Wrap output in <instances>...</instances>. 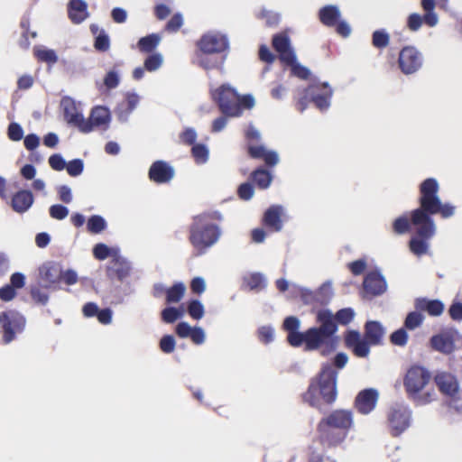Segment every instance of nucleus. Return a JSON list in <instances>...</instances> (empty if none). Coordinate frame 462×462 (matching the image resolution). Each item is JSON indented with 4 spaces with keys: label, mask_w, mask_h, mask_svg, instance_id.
I'll list each match as a JSON object with an SVG mask.
<instances>
[{
    "label": "nucleus",
    "mask_w": 462,
    "mask_h": 462,
    "mask_svg": "<svg viewBox=\"0 0 462 462\" xmlns=\"http://www.w3.org/2000/svg\"><path fill=\"white\" fill-rule=\"evenodd\" d=\"M439 183L434 177L424 179L419 185V206L409 211L411 218V229L420 236H435L437 227L434 216L442 218L454 216L456 207L450 202H442L439 194Z\"/></svg>",
    "instance_id": "obj_1"
},
{
    "label": "nucleus",
    "mask_w": 462,
    "mask_h": 462,
    "mask_svg": "<svg viewBox=\"0 0 462 462\" xmlns=\"http://www.w3.org/2000/svg\"><path fill=\"white\" fill-rule=\"evenodd\" d=\"M349 357L345 352H337L328 361L321 363L319 372L313 376L302 400L310 407L317 409L320 413L328 412L337 398V379L339 371L346 367Z\"/></svg>",
    "instance_id": "obj_2"
},
{
    "label": "nucleus",
    "mask_w": 462,
    "mask_h": 462,
    "mask_svg": "<svg viewBox=\"0 0 462 462\" xmlns=\"http://www.w3.org/2000/svg\"><path fill=\"white\" fill-rule=\"evenodd\" d=\"M229 52L227 34L217 30L208 31L196 42V64L208 72L216 69L225 75V63Z\"/></svg>",
    "instance_id": "obj_3"
},
{
    "label": "nucleus",
    "mask_w": 462,
    "mask_h": 462,
    "mask_svg": "<svg viewBox=\"0 0 462 462\" xmlns=\"http://www.w3.org/2000/svg\"><path fill=\"white\" fill-rule=\"evenodd\" d=\"M354 425L350 410L337 409L321 418L317 426L320 442L328 447L340 445L347 437Z\"/></svg>",
    "instance_id": "obj_4"
},
{
    "label": "nucleus",
    "mask_w": 462,
    "mask_h": 462,
    "mask_svg": "<svg viewBox=\"0 0 462 462\" xmlns=\"http://www.w3.org/2000/svg\"><path fill=\"white\" fill-rule=\"evenodd\" d=\"M210 97L222 113L231 117H239L245 109L250 110L255 106L253 94L239 95L236 88L229 83H222L219 87L211 88Z\"/></svg>",
    "instance_id": "obj_5"
},
{
    "label": "nucleus",
    "mask_w": 462,
    "mask_h": 462,
    "mask_svg": "<svg viewBox=\"0 0 462 462\" xmlns=\"http://www.w3.org/2000/svg\"><path fill=\"white\" fill-rule=\"evenodd\" d=\"M204 217L205 216H193V221L189 226V241L196 251V256L206 254L219 240L222 234L217 224L203 222Z\"/></svg>",
    "instance_id": "obj_6"
},
{
    "label": "nucleus",
    "mask_w": 462,
    "mask_h": 462,
    "mask_svg": "<svg viewBox=\"0 0 462 462\" xmlns=\"http://www.w3.org/2000/svg\"><path fill=\"white\" fill-rule=\"evenodd\" d=\"M38 273L42 282L41 287L46 290H61V283L71 286L79 281L78 273L74 269H64L63 264L57 261L44 262L38 268Z\"/></svg>",
    "instance_id": "obj_7"
},
{
    "label": "nucleus",
    "mask_w": 462,
    "mask_h": 462,
    "mask_svg": "<svg viewBox=\"0 0 462 462\" xmlns=\"http://www.w3.org/2000/svg\"><path fill=\"white\" fill-rule=\"evenodd\" d=\"M26 327V318L15 309L0 312V335L4 344L8 345L22 334Z\"/></svg>",
    "instance_id": "obj_8"
},
{
    "label": "nucleus",
    "mask_w": 462,
    "mask_h": 462,
    "mask_svg": "<svg viewBox=\"0 0 462 462\" xmlns=\"http://www.w3.org/2000/svg\"><path fill=\"white\" fill-rule=\"evenodd\" d=\"M362 287V297L367 300L381 297L387 291L388 282L379 266L374 265L365 273Z\"/></svg>",
    "instance_id": "obj_9"
},
{
    "label": "nucleus",
    "mask_w": 462,
    "mask_h": 462,
    "mask_svg": "<svg viewBox=\"0 0 462 462\" xmlns=\"http://www.w3.org/2000/svg\"><path fill=\"white\" fill-rule=\"evenodd\" d=\"M301 321L297 316L290 315L284 318L282 328L286 332V342L292 347H303L308 351L310 344V328L300 331Z\"/></svg>",
    "instance_id": "obj_10"
},
{
    "label": "nucleus",
    "mask_w": 462,
    "mask_h": 462,
    "mask_svg": "<svg viewBox=\"0 0 462 462\" xmlns=\"http://www.w3.org/2000/svg\"><path fill=\"white\" fill-rule=\"evenodd\" d=\"M430 371L422 365L412 364L409 366L403 377V386L406 394H417L423 391L431 379Z\"/></svg>",
    "instance_id": "obj_11"
},
{
    "label": "nucleus",
    "mask_w": 462,
    "mask_h": 462,
    "mask_svg": "<svg viewBox=\"0 0 462 462\" xmlns=\"http://www.w3.org/2000/svg\"><path fill=\"white\" fill-rule=\"evenodd\" d=\"M297 288L300 292V300L306 306L318 303L323 308H327L334 297L331 280L325 281L315 291L303 286H298Z\"/></svg>",
    "instance_id": "obj_12"
},
{
    "label": "nucleus",
    "mask_w": 462,
    "mask_h": 462,
    "mask_svg": "<svg viewBox=\"0 0 462 462\" xmlns=\"http://www.w3.org/2000/svg\"><path fill=\"white\" fill-rule=\"evenodd\" d=\"M411 414V408L402 402H396L390 408L387 420L393 437L400 436L410 427Z\"/></svg>",
    "instance_id": "obj_13"
},
{
    "label": "nucleus",
    "mask_w": 462,
    "mask_h": 462,
    "mask_svg": "<svg viewBox=\"0 0 462 462\" xmlns=\"http://www.w3.org/2000/svg\"><path fill=\"white\" fill-rule=\"evenodd\" d=\"M458 337L459 331L455 327L444 328L430 337L429 344L433 350L448 356L455 352Z\"/></svg>",
    "instance_id": "obj_14"
},
{
    "label": "nucleus",
    "mask_w": 462,
    "mask_h": 462,
    "mask_svg": "<svg viewBox=\"0 0 462 462\" xmlns=\"http://www.w3.org/2000/svg\"><path fill=\"white\" fill-rule=\"evenodd\" d=\"M346 348L357 358H367L374 346L358 329L347 328L343 335Z\"/></svg>",
    "instance_id": "obj_15"
},
{
    "label": "nucleus",
    "mask_w": 462,
    "mask_h": 462,
    "mask_svg": "<svg viewBox=\"0 0 462 462\" xmlns=\"http://www.w3.org/2000/svg\"><path fill=\"white\" fill-rule=\"evenodd\" d=\"M312 312L315 313L318 325L310 327V340L319 338L331 331H338L336 316L330 309L322 308L318 310L313 309Z\"/></svg>",
    "instance_id": "obj_16"
},
{
    "label": "nucleus",
    "mask_w": 462,
    "mask_h": 462,
    "mask_svg": "<svg viewBox=\"0 0 462 462\" xmlns=\"http://www.w3.org/2000/svg\"><path fill=\"white\" fill-rule=\"evenodd\" d=\"M423 63L420 51L413 45L402 47L399 53L398 66L405 75H411L418 71Z\"/></svg>",
    "instance_id": "obj_17"
},
{
    "label": "nucleus",
    "mask_w": 462,
    "mask_h": 462,
    "mask_svg": "<svg viewBox=\"0 0 462 462\" xmlns=\"http://www.w3.org/2000/svg\"><path fill=\"white\" fill-rule=\"evenodd\" d=\"M433 380L439 391L443 395L449 397L451 401L454 402L459 399V383L455 374L441 371L435 374Z\"/></svg>",
    "instance_id": "obj_18"
},
{
    "label": "nucleus",
    "mask_w": 462,
    "mask_h": 462,
    "mask_svg": "<svg viewBox=\"0 0 462 462\" xmlns=\"http://www.w3.org/2000/svg\"><path fill=\"white\" fill-rule=\"evenodd\" d=\"M340 337L337 331H331L310 341L307 352L319 351L321 356H328L338 348Z\"/></svg>",
    "instance_id": "obj_19"
},
{
    "label": "nucleus",
    "mask_w": 462,
    "mask_h": 462,
    "mask_svg": "<svg viewBox=\"0 0 462 462\" xmlns=\"http://www.w3.org/2000/svg\"><path fill=\"white\" fill-rule=\"evenodd\" d=\"M378 399L379 391L374 387H367L357 393L354 407L360 414L367 415L375 409Z\"/></svg>",
    "instance_id": "obj_20"
},
{
    "label": "nucleus",
    "mask_w": 462,
    "mask_h": 462,
    "mask_svg": "<svg viewBox=\"0 0 462 462\" xmlns=\"http://www.w3.org/2000/svg\"><path fill=\"white\" fill-rule=\"evenodd\" d=\"M174 176V167L164 160L154 161L148 170L149 180L158 185L169 183Z\"/></svg>",
    "instance_id": "obj_21"
},
{
    "label": "nucleus",
    "mask_w": 462,
    "mask_h": 462,
    "mask_svg": "<svg viewBox=\"0 0 462 462\" xmlns=\"http://www.w3.org/2000/svg\"><path fill=\"white\" fill-rule=\"evenodd\" d=\"M310 90V102L321 112L327 111L331 106L333 88L328 81H320Z\"/></svg>",
    "instance_id": "obj_22"
},
{
    "label": "nucleus",
    "mask_w": 462,
    "mask_h": 462,
    "mask_svg": "<svg viewBox=\"0 0 462 462\" xmlns=\"http://www.w3.org/2000/svg\"><path fill=\"white\" fill-rule=\"evenodd\" d=\"M34 200L35 198L31 189L20 188L11 194L8 204L14 212L23 215L32 208Z\"/></svg>",
    "instance_id": "obj_23"
},
{
    "label": "nucleus",
    "mask_w": 462,
    "mask_h": 462,
    "mask_svg": "<svg viewBox=\"0 0 462 462\" xmlns=\"http://www.w3.org/2000/svg\"><path fill=\"white\" fill-rule=\"evenodd\" d=\"M246 152L251 159L263 160L266 169L273 170L280 162L277 151L268 149L264 144H247Z\"/></svg>",
    "instance_id": "obj_24"
},
{
    "label": "nucleus",
    "mask_w": 462,
    "mask_h": 462,
    "mask_svg": "<svg viewBox=\"0 0 462 462\" xmlns=\"http://www.w3.org/2000/svg\"><path fill=\"white\" fill-rule=\"evenodd\" d=\"M134 291V286L130 281H110L107 299L111 305H120L125 303V298Z\"/></svg>",
    "instance_id": "obj_25"
},
{
    "label": "nucleus",
    "mask_w": 462,
    "mask_h": 462,
    "mask_svg": "<svg viewBox=\"0 0 462 462\" xmlns=\"http://www.w3.org/2000/svg\"><path fill=\"white\" fill-rule=\"evenodd\" d=\"M284 208L280 204H273L268 207L263 215L262 224L269 230L280 232L283 226L282 216Z\"/></svg>",
    "instance_id": "obj_26"
},
{
    "label": "nucleus",
    "mask_w": 462,
    "mask_h": 462,
    "mask_svg": "<svg viewBox=\"0 0 462 462\" xmlns=\"http://www.w3.org/2000/svg\"><path fill=\"white\" fill-rule=\"evenodd\" d=\"M272 45L279 53L282 63L291 59V54H297L295 49L291 45V41L288 33L277 32L273 35Z\"/></svg>",
    "instance_id": "obj_27"
},
{
    "label": "nucleus",
    "mask_w": 462,
    "mask_h": 462,
    "mask_svg": "<svg viewBox=\"0 0 462 462\" xmlns=\"http://www.w3.org/2000/svg\"><path fill=\"white\" fill-rule=\"evenodd\" d=\"M386 328L383 323L375 319H367L364 324V335L374 346H383Z\"/></svg>",
    "instance_id": "obj_28"
},
{
    "label": "nucleus",
    "mask_w": 462,
    "mask_h": 462,
    "mask_svg": "<svg viewBox=\"0 0 462 462\" xmlns=\"http://www.w3.org/2000/svg\"><path fill=\"white\" fill-rule=\"evenodd\" d=\"M413 306H417L422 314L427 313L430 317H439L445 310V304L441 300L428 297L415 298Z\"/></svg>",
    "instance_id": "obj_29"
},
{
    "label": "nucleus",
    "mask_w": 462,
    "mask_h": 462,
    "mask_svg": "<svg viewBox=\"0 0 462 462\" xmlns=\"http://www.w3.org/2000/svg\"><path fill=\"white\" fill-rule=\"evenodd\" d=\"M89 118L93 121L96 128L106 131L110 127L112 113L106 105H96L92 106Z\"/></svg>",
    "instance_id": "obj_30"
},
{
    "label": "nucleus",
    "mask_w": 462,
    "mask_h": 462,
    "mask_svg": "<svg viewBox=\"0 0 462 462\" xmlns=\"http://www.w3.org/2000/svg\"><path fill=\"white\" fill-rule=\"evenodd\" d=\"M317 16L322 25L332 28L342 16V13L337 5L328 4L318 10Z\"/></svg>",
    "instance_id": "obj_31"
},
{
    "label": "nucleus",
    "mask_w": 462,
    "mask_h": 462,
    "mask_svg": "<svg viewBox=\"0 0 462 462\" xmlns=\"http://www.w3.org/2000/svg\"><path fill=\"white\" fill-rule=\"evenodd\" d=\"M67 12L68 17L74 24H80L89 15L88 3L85 0H69Z\"/></svg>",
    "instance_id": "obj_32"
},
{
    "label": "nucleus",
    "mask_w": 462,
    "mask_h": 462,
    "mask_svg": "<svg viewBox=\"0 0 462 462\" xmlns=\"http://www.w3.org/2000/svg\"><path fill=\"white\" fill-rule=\"evenodd\" d=\"M282 64L284 67H289L291 77L301 80H310V82H312V79L315 77L310 68L299 61L297 54H291V59Z\"/></svg>",
    "instance_id": "obj_33"
},
{
    "label": "nucleus",
    "mask_w": 462,
    "mask_h": 462,
    "mask_svg": "<svg viewBox=\"0 0 462 462\" xmlns=\"http://www.w3.org/2000/svg\"><path fill=\"white\" fill-rule=\"evenodd\" d=\"M132 269V263L129 260H126L125 263H109L106 265V275L109 281H128Z\"/></svg>",
    "instance_id": "obj_34"
},
{
    "label": "nucleus",
    "mask_w": 462,
    "mask_h": 462,
    "mask_svg": "<svg viewBox=\"0 0 462 462\" xmlns=\"http://www.w3.org/2000/svg\"><path fill=\"white\" fill-rule=\"evenodd\" d=\"M273 170L266 169L263 166L256 167L249 175V180L259 189H267L273 180Z\"/></svg>",
    "instance_id": "obj_35"
},
{
    "label": "nucleus",
    "mask_w": 462,
    "mask_h": 462,
    "mask_svg": "<svg viewBox=\"0 0 462 462\" xmlns=\"http://www.w3.org/2000/svg\"><path fill=\"white\" fill-rule=\"evenodd\" d=\"M121 82L119 70L115 67L110 69L105 74L103 81H96V87L101 94H109L111 90L116 88Z\"/></svg>",
    "instance_id": "obj_36"
},
{
    "label": "nucleus",
    "mask_w": 462,
    "mask_h": 462,
    "mask_svg": "<svg viewBox=\"0 0 462 462\" xmlns=\"http://www.w3.org/2000/svg\"><path fill=\"white\" fill-rule=\"evenodd\" d=\"M90 32L94 36V48L99 52H106L110 49V36L103 28H99L97 23L89 25Z\"/></svg>",
    "instance_id": "obj_37"
},
{
    "label": "nucleus",
    "mask_w": 462,
    "mask_h": 462,
    "mask_svg": "<svg viewBox=\"0 0 462 462\" xmlns=\"http://www.w3.org/2000/svg\"><path fill=\"white\" fill-rule=\"evenodd\" d=\"M186 313V309L183 304L174 306L168 303L161 311L160 319L164 324H174L180 321Z\"/></svg>",
    "instance_id": "obj_38"
},
{
    "label": "nucleus",
    "mask_w": 462,
    "mask_h": 462,
    "mask_svg": "<svg viewBox=\"0 0 462 462\" xmlns=\"http://www.w3.org/2000/svg\"><path fill=\"white\" fill-rule=\"evenodd\" d=\"M33 56L39 62H44L49 69H51L57 62H60L57 51L54 49L48 48L44 45H35L33 47Z\"/></svg>",
    "instance_id": "obj_39"
},
{
    "label": "nucleus",
    "mask_w": 462,
    "mask_h": 462,
    "mask_svg": "<svg viewBox=\"0 0 462 462\" xmlns=\"http://www.w3.org/2000/svg\"><path fill=\"white\" fill-rule=\"evenodd\" d=\"M162 41L160 33L152 32L145 36L140 37L136 42V48L141 53H151L155 52V50L159 46Z\"/></svg>",
    "instance_id": "obj_40"
},
{
    "label": "nucleus",
    "mask_w": 462,
    "mask_h": 462,
    "mask_svg": "<svg viewBox=\"0 0 462 462\" xmlns=\"http://www.w3.org/2000/svg\"><path fill=\"white\" fill-rule=\"evenodd\" d=\"M434 236H420L416 234L409 241L410 251L416 256L420 257L428 254L430 249V240Z\"/></svg>",
    "instance_id": "obj_41"
},
{
    "label": "nucleus",
    "mask_w": 462,
    "mask_h": 462,
    "mask_svg": "<svg viewBox=\"0 0 462 462\" xmlns=\"http://www.w3.org/2000/svg\"><path fill=\"white\" fill-rule=\"evenodd\" d=\"M243 282L248 287L249 291L259 292L267 287V278L261 272L250 273L248 276L243 278Z\"/></svg>",
    "instance_id": "obj_42"
},
{
    "label": "nucleus",
    "mask_w": 462,
    "mask_h": 462,
    "mask_svg": "<svg viewBox=\"0 0 462 462\" xmlns=\"http://www.w3.org/2000/svg\"><path fill=\"white\" fill-rule=\"evenodd\" d=\"M425 320V315L421 313L417 306L414 310L407 312L402 326L409 331H413L422 326Z\"/></svg>",
    "instance_id": "obj_43"
},
{
    "label": "nucleus",
    "mask_w": 462,
    "mask_h": 462,
    "mask_svg": "<svg viewBox=\"0 0 462 462\" xmlns=\"http://www.w3.org/2000/svg\"><path fill=\"white\" fill-rule=\"evenodd\" d=\"M186 290V285L183 282H174L171 286L167 287L166 303L176 304L180 302L185 296Z\"/></svg>",
    "instance_id": "obj_44"
},
{
    "label": "nucleus",
    "mask_w": 462,
    "mask_h": 462,
    "mask_svg": "<svg viewBox=\"0 0 462 462\" xmlns=\"http://www.w3.org/2000/svg\"><path fill=\"white\" fill-rule=\"evenodd\" d=\"M60 107L63 111V118L69 125L74 121L75 115L82 112L78 110L76 100L69 96L62 97Z\"/></svg>",
    "instance_id": "obj_45"
},
{
    "label": "nucleus",
    "mask_w": 462,
    "mask_h": 462,
    "mask_svg": "<svg viewBox=\"0 0 462 462\" xmlns=\"http://www.w3.org/2000/svg\"><path fill=\"white\" fill-rule=\"evenodd\" d=\"M392 229L395 235L402 236L409 234L411 229V218L409 212H404L399 217H395L392 223Z\"/></svg>",
    "instance_id": "obj_46"
},
{
    "label": "nucleus",
    "mask_w": 462,
    "mask_h": 462,
    "mask_svg": "<svg viewBox=\"0 0 462 462\" xmlns=\"http://www.w3.org/2000/svg\"><path fill=\"white\" fill-rule=\"evenodd\" d=\"M107 228V221L98 214H93L87 219L86 229L89 234L98 235Z\"/></svg>",
    "instance_id": "obj_47"
},
{
    "label": "nucleus",
    "mask_w": 462,
    "mask_h": 462,
    "mask_svg": "<svg viewBox=\"0 0 462 462\" xmlns=\"http://www.w3.org/2000/svg\"><path fill=\"white\" fill-rule=\"evenodd\" d=\"M319 82V79L318 77H314L312 79V82H310L307 87L302 88L296 102V108L300 113H303L308 108L309 103H311L310 90L314 89V87H317Z\"/></svg>",
    "instance_id": "obj_48"
},
{
    "label": "nucleus",
    "mask_w": 462,
    "mask_h": 462,
    "mask_svg": "<svg viewBox=\"0 0 462 462\" xmlns=\"http://www.w3.org/2000/svg\"><path fill=\"white\" fill-rule=\"evenodd\" d=\"M190 154L196 164L202 165L209 159V148L204 143H197L191 146Z\"/></svg>",
    "instance_id": "obj_49"
},
{
    "label": "nucleus",
    "mask_w": 462,
    "mask_h": 462,
    "mask_svg": "<svg viewBox=\"0 0 462 462\" xmlns=\"http://www.w3.org/2000/svg\"><path fill=\"white\" fill-rule=\"evenodd\" d=\"M41 284L42 283L39 282L38 284H31L29 286V293L35 305L45 306L50 300V295L48 292L43 291L44 289L41 287Z\"/></svg>",
    "instance_id": "obj_50"
},
{
    "label": "nucleus",
    "mask_w": 462,
    "mask_h": 462,
    "mask_svg": "<svg viewBox=\"0 0 462 462\" xmlns=\"http://www.w3.org/2000/svg\"><path fill=\"white\" fill-rule=\"evenodd\" d=\"M390 40V33L384 28L374 30L371 35V43L377 50L385 49L389 45Z\"/></svg>",
    "instance_id": "obj_51"
},
{
    "label": "nucleus",
    "mask_w": 462,
    "mask_h": 462,
    "mask_svg": "<svg viewBox=\"0 0 462 462\" xmlns=\"http://www.w3.org/2000/svg\"><path fill=\"white\" fill-rule=\"evenodd\" d=\"M193 320H200L205 315V306L198 298H190L187 300V310Z\"/></svg>",
    "instance_id": "obj_52"
},
{
    "label": "nucleus",
    "mask_w": 462,
    "mask_h": 462,
    "mask_svg": "<svg viewBox=\"0 0 462 462\" xmlns=\"http://www.w3.org/2000/svg\"><path fill=\"white\" fill-rule=\"evenodd\" d=\"M69 125L76 127L82 134H89L96 129L93 121L89 117L86 118L82 112L75 115L74 121Z\"/></svg>",
    "instance_id": "obj_53"
},
{
    "label": "nucleus",
    "mask_w": 462,
    "mask_h": 462,
    "mask_svg": "<svg viewBox=\"0 0 462 462\" xmlns=\"http://www.w3.org/2000/svg\"><path fill=\"white\" fill-rule=\"evenodd\" d=\"M163 64V56L161 52L155 51L147 53L143 60V66L146 71L154 72Z\"/></svg>",
    "instance_id": "obj_54"
},
{
    "label": "nucleus",
    "mask_w": 462,
    "mask_h": 462,
    "mask_svg": "<svg viewBox=\"0 0 462 462\" xmlns=\"http://www.w3.org/2000/svg\"><path fill=\"white\" fill-rule=\"evenodd\" d=\"M60 63L62 65L65 72L70 76H75L85 71L84 63L79 60H67L61 58Z\"/></svg>",
    "instance_id": "obj_55"
},
{
    "label": "nucleus",
    "mask_w": 462,
    "mask_h": 462,
    "mask_svg": "<svg viewBox=\"0 0 462 462\" xmlns=\"http://www.w3.org/2000/svg\"><path fill=\"white\" fill-rule=\"evenodd\" d=\"M408 331L403 326L393 330L389 336L390 343L396 346H405L409 341Z\"/></svg>",
    "instance_id": "obj_56"
},
{
    "label": "nucleus",
    "mask_w": 462,
    "mask_h": 462,
    "mask_svg": "<svg viewBox=\"0 0 462 462\" xmlns=\"http://www.w3.org/2000/svg\"><path fill=\"white\" fill-rule=\"evenodd\" d=\"M435 395L434 390H429L422 393V391H418L417 394H407L409 400L413 402V403L417 406H423L430 403Z\"/></svg>",
    "instance_id": "obj_57"
},
{
    "label": "nucleus",
    "mask_w": 462,
    "mask_h": 462,
    "mask_svg": "<svg viewBox=\"0 0 462 462\" xmlns=\"http://www.w3.org/2000/svg\"><path fill=\"white\" fill-rule=\"evenodd\" d=\"M237 197L243 201H249L254 195V183L249 179L240 183L236 189Z\"/></svg>",
    "instance_id": "obj_58"
},
{
    "label": "nucleus",
    "mask_w": 462,
    "mask_h": 462,
    "mask_svg": "<svg viewBox=\"0 0 462 462\" xmlns=\"http://www.w3.org/2000/svg\"><path fill=\"white\" fill-rule=\"evenodd\" d=\"M49 216L55 220H64L69 214V208L64 203H56L49 207Z\"/></svg>",
    "instance_id": "obj_59"
},
{
    "label": "nucleus",
    "mask_w": 462,
    "mask_h": 462,
    "mask_svg": "<svg viewBox=\"0 0 462 462\" xmlns=\"http://www.w3.org/2000/svg\"><path fill=\"white\" fill-rule=\"evenodd\" d=\"M335 316H336L337 322L338 325L341 324L344 326H347L354 320V319L356 317V311L351 307H345V308L339 309L335 313Z\"/></svg>",
    "instance_id": "obj_60"
},
{
    "label": "nucleus",
    "mask_w": 462,
    "mask_h": 462,
    "mask_svg": "<svg viewBox=\"0 0 462 462\" xmlns=\"http://www.w3.org/2000/svg\"><path fill=\"white\" fill-rule=\"evenodd\" d=\"M256 333L258 339L264 345H268L274 340L275 329L272 325L259 327Z\"/></svg>",
    "instance_id": "obj_61"
},
{
    "label": "nucleus",
    "mask_w": 462,
    "mask_h": 462,
    "mask_svg": "<svg viewBox=\"0 0 462 462\" xmlns=\"http://www.w3.org/2000/svg\"><path fill=\"white\" fill-rule=\"evenodd\" d=\"M6 134L9 140L19 142L23 138L24 131L21 124L12 121L7 126Z\"/></svg>",
    "instance_id": "obj_62"
},
{
    "label": "nucleus",
    "mask_w": 462,
    "mask_h": 462,
    "mask_svg": "<svg viewBox=\"0 0 462 462\" xmlns=\"http://www.w3.org/2000/svg\"><path fill=\"white\" fill-rule=\"evenodd\" d=\"M66 171L70 177L76 178L84 171V161L80 158H75L67 162Z\"/></svg>",
    "instance_id": "obj_63"
},
{
    "label": "nucleus",
    "mask_w": 462,
    "mask_h": 462,
    "mask_svg": "<svg viewBox=\"0 0 462 462\" xmlns=\"http://www.w3.org/2000/svg\"><path fill=\"white\" fill-rule=\"evenodd\" d=\"M448 313L453 321H462V301L457 297L453 299L448 309Z\"/></svg>",
    "instance_id": "obj_64"
}]
</instances>
